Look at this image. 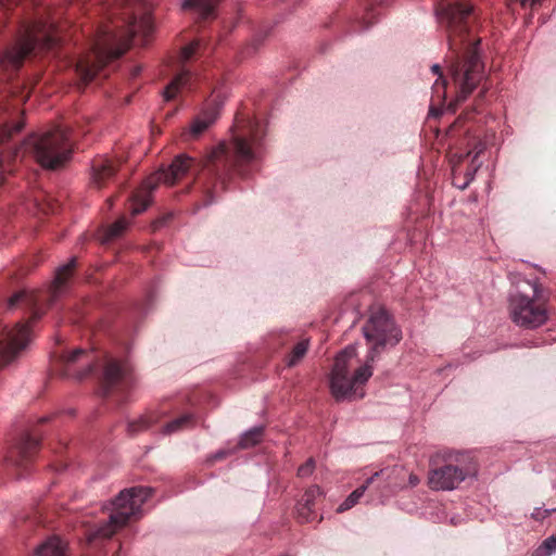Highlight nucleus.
I'll return each instance as SVG.
<instances>
[{
  "label": "nucleus",
  "instance_id": "obj_1",
  "mask_svg": "<svg viewBox=\"0 0 556 556\" xmlns=\"http://www.w3.org/2000/svg\"><path fill=\"white\" fill-rule=\"evenodd\" d=\"M0 35L10 39L0 49L5 80L12 79L26 59L55 50L62 40L61 29L41 0H0Z\"/></svg>",
  "mask_w": 556,
  "mask_h": 556
},
{
  "label": "nucleus",
  "instance_id": "obj_2",
  "mask_svg": "<svg viewBox=\"0 0 556 556\" xmlns=\"http://www.w3.org/2000/svg\"><path fill=\"white\" fill-rule=\"evenodd\" d=\"M435 12L445 29L450 50V74L456 101L463 102L483 78V64L476 37L477 16L471 4L460 0H438Z\"/></svg>",
  "mask_w": 556,
  "mask_h": 556
},
{
  "label": "nucleus",
  "instance_id": "obj_3",
  "mask_svg": "<svg viewBox=\"0 0 556 556\" xmlns=\"http://www.w3.org/2000/svg\"><path fill=\"white\" fill-rule=\"evenodd\" d=\"M262 136L258 122L249 116H236L231 140L220 143L210 153L199 178L205 177L213 181L212 186L210 184L204 186L202 206L214 202L213 189L217 182L224 187L233 172L245 175L244 166L258 157Z\"/></svg>",
  "mask_w": 556,
  "mask_h": 556
},
{
  "label": "nucleus",
  "instance_id": "obj_4",
  "mask_svg": "<svg viewBox=\"0 0 556 556\" xmlns=\"http://www.w3.org/2000/svg\"><path fill=\"white\" fill-rule=\"evenodd\" d=\"M87 351L83 349L53 350L50 354L52 370L64 377L84 379L96 371L97 367H101L103 394L125 402L137 382L129 358L105 356L99 363H94Z\"/></svg>",
  "mask_w": 556,
  "mask_h": 556
},
{
  "label": "nucleus",
  "instance_id": "obj_5",
  "mask_svg": "<svg viewBox=\"0 0 556 556\" xmlns=\"http://www.w3.org/2000/svg\"><path fill=\"white\" fill-rule=\"evenodd\" d=\"M139 28L146 35L152 31L153 25L150 16H144L138 27L132 25L129 30L130 35L125 40H122L121 36L110 26H99L89 40V50L75 62V72L80 80L85 85L88 84L106 64L121 58L127 51L130 39Z\"/></svg>",
  "mask_w": 556,
  "mask_h": 556
},
{
  "label": "nucleus",
  "instance_id": "obj_6",
  "mask_svg": "<svg viewBox=\"0 0 556 556\" xmlns=\"http://www.w3.org/2000/svg\"><path fill=\"white\" fill-rule=\"evenodd\" d=\"M379 356V350H367L363 356L357 350H341L329 374L330 391L334 399H363L364 387L372 376Z\"/></svg>",
  "mask_w": 556,
  "mask_h": 556
},
{
  "label": "nucleus",
  "instance_id": "obj_7",
  "mask_svg": "<svg viewBox=\"0 0 556 556\" xmlns=\"http://www.w3.org/2000/svg\"><path fill=\"white\" fill-rule=\"evenodd\" d=\"M153 490L147 486L125 489L110 503L103 506L108 517L94 525L89 539H111L118 530L131 520L141 516V507L152 495Z\"/></svg>",
  "mask_w": 556,
  "mask_h": 556
},
{
  "label": "nucleus",
  "instance_id": "obj_8",
  "mask_svg": "<svg viewBox=\"0 0 556 556\" xmlns=\"http://www.w3.org/2000/svg\"><path fill=\"white\" fill-rule=\"evenodd\" d=\"M73 139L68 129L56 126L42 135L28 136L18 148L8 156L15 161L20 156L30 154L45 168L56 169L71 156Z\"/></svg>",
  "mask_w": 556,
  "mask_h": 556
},
{
  "label": "nucleus",
  "instance_id": "obj_9",
  "mask_svg": "<svg viewBox=\"0 0 556 556\" xmlns=\"http://www.w3.org/2000/svg\"><path fill=\"white\" fill-rule=\"evenodd\" d=\"M478 471L470 452L442 450L430 457L428 485L435 491H451Z\"/></svg>",
  "mask_w": 556,
  "mask_h": 556
},
{
  "label": "nucleus",
  "instance_id": "obj_10",
  "mask_svg": "<svg viewBox=\"0 0 556 556\" xmlns=\"http://www.w3.org/2000/svg\"><path fill=\"white\" fill-rule=\"evenodd\" d=\"M549 293L536 281H525L509 295L508 312L519 327L538 328L548 319Z\"/></svg>",
  "mask_w": 556,
  "mask_h": 556
},
{
  "label": "nucleus",
  "instance_id": "obj_11",
  "mask_svg": "<svg viewBox=\"0 0 556 556\" xmlns=\"http://www.w3.org/2000/svg\"><path fill=\"white\" fill-rule=\"evenodd\" d=\"M193 160L186 155L176 156L167 168L149 176L130 197V211L138 215L147 210L151 203V195L159 184L174 185L191 168Z\"/></svg>",
  "mask_w": 556,
  "mask_h": 556
},
{
  "label": "nucleus",
  "instance_id": "obj_12",
  "mask_svg": "<svg viewBox=\"0 0 556 556\" xmlns=\"http://www.w3.org/2000/svg\"><path fill=\"white\" fill-rule=\"evenodd\" d=\"M363 330L367 342L372 343L375 348L395 345L401 339V330L382 307L371 308L369 319Z\"/></svg>",
  "mask_w": 556,
  "mask_h": 556
},
{
  "label": "nucleus",
  "instance_id": "obj_13",
  "mask_svg": "<svg viewBox=\"0 0 556 556\" xmlns=\"http://www.w3.org/2000/svg\"><path fill=\"white\" fill-rule=\"evenodd\" d=\"M200 47L201 41L194 40L181 49L179 55L181 68L180 72L173 78V80L165 88V100L169 101L174 99L177 92L184 88H192L193 83L197 80V76L193 75L188 68H186L184 64L188 62L199 51Z\"/></svg>",
  "mask_w": 556,
  "mask_h": 556
},
{
  "label": "nucleus",
  "instance_id": "obj_14",
  "mask_svg": "<svg viewBox=\"0 0 556 556\" xmlns=\"http://www.w3.org/2000/svg\"><path fill=\"white\" fill-rule=\"evenodd\" d=\"M484 149L485 143L482 142L476 135H472L470 129L467 128L465 129L464 138L457 141L455 152L452 154V159H455L457 163H460L465 159L471 156V169L467 173V176H470V179H472V175L481 165V162H478V159Z\"/></svg>",
  "mask_w": 556,
  "mask_h": 556
},
{
  "label": "nucleus",
  "instance_id": "obj_15",
  "mask_svg": "<svg viewBox=\"0 0 556 556\" xmlns=\"http://www.w3.org/2000/svg\"><path fill=\"white\" fill-rule=\"evenodd\" d=\"M39 446V440L35 439L30 434H26L22 439L21 443L10 452L7 462L16 469L26 470L35 455L38 453Z\"/></svg>",
  "mask_w": 556,
  "mask_h": 556
},
{
  "label": "nucleus",
  "instance_id": "obj_16",
  "mask_svg": "<svg viewBox=\"0 0 556 556\" xmlns=\"http://www.w3.org/2000/svg\"><path fill=\"white\" fill-rule=\"evenodd\" d=\"M380 481L376 489L379 492H383L384 489H387L390 485V475L389 469H381L379 471H376L371 477H369L364 484L358 486L356 490H354L346 498L345 501L340 504L338 507L339 513H343L345 510L351 509L364 495L365 491L372 485L376 481Z\"/></svg>",
  "mask_w": 556,
  "mask_h": 556
},
{
  "label": "nucleus",
  "instance_id": "obj_17",
  "mask_svg": "<svg viewBox=\"0 0 556 556\" xmlns=\"http://www.w3.org/2000/svg\"><path fill=\"white\" fill-rule=\"evenodd\" d=\"M121 162L105 156H98L92 162V184L101 189L114 177L118 170Z\"/></svg>",
  "mask_w": 556,
  "mask_h": 556
},
{
  "label": "nucleus",
  "instance_id": "obj_18",
  "mask_svg": "<svg viewBox=\"0 0 556 556\" xmlns=\"http://www.w3.org/2000/svg\"><path fill=\"white\" fill-rule=\"evenodd\" d=\"M217 98L218 94L211 100L204 112L192 123L191 132L194 137L200 136L217 119L219 115V105L216 103Z\"/></svg>",
  "mask_w": 556,
  "mask_h": 556
},
{
  "label": "nucleus",
  "instance_id": "obj_19",
  "mask_svg": "<svg viewBox=\"0 0 556 556\" xmlns=\"http://www.w3.org/2000/svg\"><path fill=\"white\" fill-rule=\"evenodd\" d=\"M30 556H66V544L58 536L48 538Z\"/></svg>",
  "mask_w": 556,
  "mask_h": 556
},
{
  "label": "nucleus",
  "instance_id": "obj_20",
  "mask_svg": "<svg viewBox=\"0 0 556 556\" xmlns=\"http://www.w3.org/2000/svg\"><path fill=\"white\" fill-rule=\"evenodd\" d=\"M24 128V119L22 115L15 119L5 121L0 127V153L8 144L9 140L12 139Z\"/></svg>",
  "mask_w": 556,
  "mask_h": 556
},
{
  "label": "nucleus",
  "instance_id": "obj_21",
  "mask_svg": "<svg viewBox=\"0 0 556 556\" xmlns=\"http://www.w3.org/2000/svg\"><path fill=\"white\" fill-rule=\"evenodd\" d=\"M76 267V258H72L71 262L56 270L55 278L51 290V301H54L56 296L62 292V289L66 281L73 274Z\"/></svg>",
  "mask_w": 556,
  "mask_h": 556
},
{
  "label": "nucleus",
  "instance_id": "obj_22",
  "mask_svg": "<svg viewBox=\"0 0 556 556\" xmlns=\"http://www.w3.org/2000/svg\"><path fill=\"white\" fill-rule=\"evenodd\" d=\"M446 87H447L446 79H441V77H438V79L434 81V84L432 86L430 114L438 116L441 113L440 110L437 109V105L445 102Z\"/></svg>",
  "mask_w": 556,
  "mask_h": 556
},
{
  "label": "nucleus",
  "instance_id": "obj_23",
  "mask_svg": "<svg viewBox=\"0 0 556 556\" xmlns=\"http://www.w3.org/2000/svg\"><path fill=\"white\" fill-rule=\"evenodd\" d=\"M160 416L154 413H149L141 416L140 418L132 420L128 424V432L130 435H135L141 431L149 429L153 424L157 422Z\"/></svg>",
  "mask_w": 556,
  "mask_h": 556
},
{
  "label": "nucleus",
  "instance_id": "obj_24",
  "mask_svg": "<svg viewBox=\"0 0 556 556\" xmlns=\"http://www.w3.org/2000/svg\"><path fill=\"white\" fill-rule=\"evenodd\" d=\"M195 425V418L192 414H185L170 422H168L165 427L163 432L165 434H170L174 432H178L181 430L190 429Z\"/></svg>",
  "mask_w": 556,
  "mask_h": 556
},
{
  "label": "nucleus",
  "instance_id": "obj_25",
  "mask_svg": "<svg viewBox=\"0 0 556 556\" xmlns=\"http://www.w3.org/2000/svg\"><path fill=\"white\" fill-rule=\"evenodd\" d=\"M321 494L323 492L318 485H312L311 488H308L296 505V514L307 515L304 510L307 507L315 508L316 498L319 497Z\"/></svg>",
  "mask_w": 556,
  "mask_h": 556
},
{
  "label": "nucleus",
  "instance_id": "obj_26",
  "mask_svg": "<svg viewBox=\"0 0 556 556\" xmlns=\"http://www.w3.org/2000/svg\"><path fill=\"white\" fill-rule=\"evenodd\" d=\"M182 8L198 11L203 20L208 18L214 11L212 0H185Z\"/></svg>",
  "mask_w": 556,
  "mask_h": 556
},
{
  "label": "nucleus",
  "instance_id": "obj_27",
  "mask_svg": "<svg viewBox=\"0 0 556 556\" xmlns=\"http://www.w3.org/2000/svg\"><path fill=\"white\" fill-rule=\"evenodd\" d=\"M39 301V295L36 292H28L26 290H21L14 293L8 301V306L13 308L20 304H26L28 306H35Z\"/></svg>",
  "mask_w": 556,
  "mask_h": 556
},
{
  "label": "nucleus",
  "instance_id": "obj_28",
  "mask_svg": "<svg viewBox=\"0 0 556 556\" xmlns=\"http://www.w3.org/2000/svg\"><path fill=\"white\" fill-rule=\"evenodd\" d=\"M264 435V427L258 426L247 431L239 441V447L250 448L260 443Z\"/></svg>",
  "mask_w": 556,
  "mask_h": 556
},
{
  "label": "nucleus",
  "instance_id": "obj_29",
  "mask_svg": "<svg viewBox=\"0 0 556 556\" xmlns=\"http://www.w3.org/2000/svg\"><path fill=\"white\" fill-rule=\"evenodd\" d=\"M128 227V222L125 217L118 218L115 223L108 227L104 240L110 241L121 237Z\"/></svg>",
  "mask_w": 556,
  "mask_h": 556
},
{
  "label": "nucleus",
  "instance_id": "obj_30",
  "mask_svg": "<svg viewBox=\"0 0 556 556\" xmlns=\"http://www.w3.org/2000/svg\"><path fill=\"white\" fill-rule=\"evenodd\" d=\"M21 350H0V367H4L13 362Z\"/></svg>",
  "mask_w": 556,
  "mask_h": 556
},
{
  "label": "nucleus",
  "instance_id": "obj_31",
  "mask_svg": "<svg viewBox=\"0 0 556 556\" xmlns=\"http://www.w3.org/2000/svg\"><path fill=\"white\" fill-rule=\"evenodd\" d=\"M315 468V460L314 458H308L303 465H301L298 469V476L299 477H308L313 473Z\"/></svg>",
  "mask_w": 556,
  "mask_h": 556
},
{
  "label": "nucleus",
  "instance_id": "obj_32",
  "mask_svg": "<svg viewBox=\"0 0 556 556\" xmlns=\"http://www.w3.org/2000/svg\"><path fill=\"white\" fill-rule=\"evenodd\" d=\"M306 350H292V353L287 358V366L293 367L298 365L305 356Z\"/></svg>",
  "mask_w": 556,
  "mask_h": 556
},
{
  "label": "nucleus",
  "instance_id": "obj_33",
  "mask_svg": "<svg viewBox=\"0 0 556 556\" xmlns=\"http://www.w3.org/2000/svg\"><path fill=\"white\" fill-rule=\"evenodd\" d=\"M465 125V118L463 116H459L454 124L450 127L447 135L448 137L453 138L456 136L458 130H462Z\"/></svg>",
  "mask_w": 556,
  "mask_h": 556
},
{
  "label": "nucleus",
  "instance_id": "obj_34",
  "mask_svg": "<svg viewBox=\"0 0 556 556\" xmlns=\"http://www.w3.org/2000/svg\"><path fill=\"white\" fill-rule=\"evenodd\" d=\"M541 547L546 549L545 555H551L556 551V538L554 535L547 538L544 540Z\"/></svg>",
  "mask_w": 556,
  "mask_h": 556
},
{
  "label": "nucleus",
  "instance_id": "obj_35",
  "mask_svg": "<svg viewBox=\"0 0 556 556\" xmlns=\"http://www.w3.org/2000/svg\"><path fill=\"white\" fill-rule=\"evenodd\" d=\"M314 507H307L304 511L307 514V515H304V514H298V518L300 519L301 522H312L314 519H315V511H314Z\"/></svg>",
  "mask_w": 556,
  "mask_h": 556
},
{
  "label": "nucleus",
  "instance_id": "obj_36",
  "mask_svg": "<svg viewBox=\"0 0 556 556\" xmlns=\"http://www.w3.org/2000/svg\"><path fill=\"white\" fill-rule=\"evenodd\" d=\"M555 510H556L555 508L551 509V510L549 509L542 510L541 508H535L531 516L535 520H543L544 518L549 516L552 511H555Z\"/></svg>",
  "mask_w": 556,
  "mask_h": 556
},
{
  "label": "nucleus",
  "instance_id": "obj_37",
  "mask_svg": "<svg viewBox=\"0 0 556 556\" xmlns=\"http://www.w3.org/2000/svg\"><path fill=\"white\" fill-rule=\"evenodd\" d=\"M375 9L370 8V9H367L364 17H363V22L365 23V28H368L370 25L374 24V18H375Z\"/></svg>",
  "mask_w": 556,
  "mask_h": 556
},
{
  "label": "nucleus",
  "instance_id": "obj_38",
  "mask_svg": "<svg viewBox=\"0 0 556 556\" xmlns=\"http://www.w3.org/2000/svg\"><path fill=\"white\" fill-rule=\"evenodd\" d=\"M172 218V214H167L165 216H162L160 218H157L154 223H153V229L156 230L159 228H161L162 226L166 225L167 222Z\"/></svg>",
  "mask_w": 556,
  "mask_h": 556
},
{
  "label": "nucleus",
  "instance_id": "obj_39",
  "mask_svg": "<svg viewBox=\"0 0 556 556\" xmlns=\"http://www.w3.org/2000/svg\"><path fill=\"white\" fill-rule=\"evenodd\" d=\"M0 167H1L0 185H3L4 184L3 173L4 172H12V169L10 168L9 164L8 165L5 164L4 159L0 160Z\"/></svg>",
  "mask_w": 556,
  "mask_h": 556
},
{
  "label": "nucleus",
  "instance_id": "obj_40",
  "mask_svg": "<svg viewBox=\"0 0 556 556\" xmlns=\"http://www.w3.org/2000/svg\"><path fill=\"white\" fill-rule=\"evenodd\" d=\"M432 72H433V74H438V75H439V77H441V79H445V78L443 77V75H442V72H441V67H440V65H438V64L433 65V66H432Z\"/></svg>",
  "mask_w": 556,
  "mask_h": 556
},
{
  "label": "nucleus",
  "instance_id": "obj_41",
  "mask_svg": "<svg viewBox=\"0 0 556 556\" xmlns=\"http://www.w3.org/2000/svg\"><path fill=\"white\" fill-rule=\"evenodd\" d=\"M308 344H309L308 339H305V340H302L301 342L296 343L293 348L303 349V348H307Z\"/></svg>",
  "mask_w": 556,
  "mask_h": 556
},
{
  "label": "nucleus",
  "instance_id": "obj_42",
  "mask_svg": "<svg viewBox=\"0 0 556 556\" xmlns=\"http://www.w3.org/2000/svg\"><path fill=\"white\" fill-rule=\"evenodd\" d=\"M409 482L412 485H416L419 482V479L416 476L410 475Z\"/></svg>",
  "mask_w": 556,
  "mask_h": 556
},
{
  "label": "nucleus",
  "instance_id": "obj_43",
  "mask_svg": "<svg viewBox=\"0 0 556 556\" xmlns=\"http://www.w3.org/2000/svg\"><path fill=\"white\" fill-rule=\"evenodd\" d=\"M227 453L222 451V452H218L214 458L217 460V459H223L224 457H226Z\"/></svg>",
  "mask_w": 556,
  "mask_h": 556
},
{
  "label": "nucleus",
  "instance_id": "obj_44",
  "mask_svg": "<svg viewBox=\"0 0 556 556\" xmlns=\"http://www.w3.org/2000/svg\"><path fill=\"white\" fill-rule=\"evenodd\" d=\"M554 536L556 538V534Z\"/></svg>",
  "mask_w": 556,
  "mask_h": 556
}]
</instances>
